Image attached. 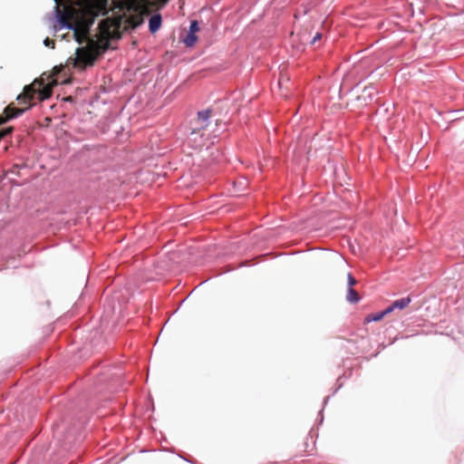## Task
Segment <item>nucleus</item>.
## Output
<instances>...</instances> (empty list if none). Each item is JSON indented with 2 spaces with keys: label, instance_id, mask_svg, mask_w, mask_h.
<instances>
[{
  "label": "nucleus",
  "instance_id": "4",
  "mask_svg": "<svg viewBox=\"0 0 464 464\" xmlns=\"http://www.w3.org/2000/svg\"><path fill=\"white\" fill-rule=\"evenodd\" d=\"M53 29L54 32L61 31L63 29H71L72 26L68 23V21L63 17V14L59 10L57 6L54 7L53 11Z\"/></svg>",
  "mask_w": 464,
  "mask_h": 464
},
{
  "label": "nucleus",
  "instance_id": "16",
  "mask_svg": "<svg viewBox=\"0 0 464 464\" xmlns=\"http://www.w3.org/2000/svg\"><path fill=\"white\" fill-rule=\"evenodd\" d=\"M146 12H147V9L145 8L144 11L139 15V20H138V22L136 24V26H139L141 24H143V22H144V15L146 14Z\"/></svg>",
  "mask_w": 464,
  "mask_h": 464
},
{
  "label": "nucleus",
  "instance_id": "18",
  "mask_svg": "<svg viewBox=\"0 0 464 464\" xmlns=\"http://www.w3.org/2000/svg\"><path fill=\"white\" fill-rule=\"evenodd\" d=\"M341 378H342V377H339V378L337 379V381H336V385H337V387H336V389L334 391L333 394H334L338 390H340V389L343 387V382H340V381H341Z\"/></svg>",
  "mask_w": 464,
  "mask_h": 464
},
{
  "label": "nucleus",
  "instance_id": "8",
  "mask_svg": "<svg viewBox=\"0 0 464 464\" xmlns=\"http://www.w3.org/2000/svg\"><path fill=\"white\" fill-rule=\"evenodd\" d=\"M210 113H211L210 109L202 110L198 112V121H201L204 123V125H203L204 128L208 127L209 124Z\"/></svg>",
  "mask_w": 464,
  "mask_h": 464
},
{
  "label": "nucleus",
  "instance_id": "19",
  "mask_svg": "<svg viewBox=\"0 0 464 464\" xmlns=\"http://www.w3.org/2000/svg\"><path fill=\"white\" fill-rule=\"evenodd\" d=\"M63 101L72 102L73 101V99H72V97H71V96H67V97H64V98L63 99Z\"/></svg>",
  "mask_w": 464,
  "mask_h": 464
},
{
  "label": "nucleus",
  "instance_id": "3",
  "mask_svg": "<svg viewBox=\"0 0 464 464\" xmlns=\"http://www.w3.org/2000/svg\"><path fill=\"white\" fill-rule=\"evenodd\" d=\"M200 25L198 20L190 21L188 31L186 35L183 37L182 42L187 47H193L197 41L198 35L197 33L199 32Z\"/></svg>",
  "mask_w": 464,
  "mask_h": 464
},
{
  "label": "nucleus",
  "instance_id": "7",
  "mask_svg": "<svg viewBox=\"0 0 464 464\" xmlns=\"http://www.w3.org/2000/svg\"><path fill=\"white\" fill-rule=\"evenodd\" d=\"M411 302V298L410 296H406V297L397 299V300L393 301L392 304V307H394V309L402 310L405 307H407Z\"/></svg>",
  "mask_w": 464,
  "mask_h": 464
},
{
  "label": "nucleus",
  "instance_id": "10",
  "mask_svg": "<svg viewBox=\"0 0 464 464\" xmlns=\"http://www.w3.org/2000/svg\"><path fill=\"white\" fill-rule=\"evenodd\" d=\"M384 317V313L382 311H380L375 314H371L368 316H366L365 321L366 322H378L381 321Z\"/></svg>",
  "mask_w": 464,
  "mask_h": 464
},
{
  "label": "nucleus",
  "instance_id": "12",
  "mask_svg": "<svg viewBox=\"0 0 464 464\" xmlns=\"http://www.w3.org/2000/svg\"><path fill=\"white\" fill-rule=\"evenodd\" d=\"M356 279L353 276L351 273H349L347 276V288L353 287V285H356Z\"/></svg>",
  "mask_w": 464,
  "mask_h": 464
},
{
  "label": "nucleus",
  "instance_id": "20",
  "mask_svg": "<svg viewBox=\"0 0 464 464\" xmlns=\"http://www.w3.org/2000/svg\"><path fill=\"white\" fill-rule=\"evenodd\" d=\"M329 399H330V396H326V397L324 399V407L328 403Z\"/></svg>",
  "mask_w": 464,
  "mask_h": 464
},
{
  "label": "nucleus",
  "instance_id": "5",
  "mask_svg": "<svg viewBox=\"0 0 464 464\" xmlns=\"http://www.w3.org/2000/svg\"><path fill=\"white\" fill-rule=\"evenodd\" d=\"M162 25V15L160 13L153 14L149 18V32L152 34H156Z\"/></svg>",
  "mask_w": 464,
  "mask_h": 464
},
{
  "label": "nucleus",
  "instance_id": "13",
  "mask_svg": "<svg viewBox=\"0 0 464 464\" xmlns=\"http://www.w3.org/2000/svg\"><path fill=\"white\" fill-rule=\"evenodd\" d=\"M44 46L49 47V48H52V49H53V48H54V46H55V43H54V41H53V40H52V39H50V38H48V37H46V38L44 40Z\"/></svg>",
  "mask_w": 464,
  "mask_h": 464
},
{
  "label": "nucleus",
  "instance_id": "1",
  "mask_svg": "<svg viewBox=\"0 0 464 464\" xmlns=\"http://www.w3.org/2000/svg\"><path fill=\"white\" fill-rule=\"evenodd\" d=\"M50 96L51 91L47 88H40L35 91L29 85L25 86L24 89V93L17 96V101L20 103H28V106L23 109L17 108L13 104L6 106L5 109V115L0 119V123H5L22 115L25 111L29 110L33 105H34V100L35 98H37L40 102H44L49 99Z\"/></svg>",
  "mask_w": 464,
  "mask_h": 464
},
{
  "label": "nucleus",
  "instance_id": "14",
  "mask_svg": "<svg viewBox=\"0 0 464 464\" xmlns=\"http://www.w3.org/2000/svg\"><path fill=\"white\" fill-rule=\"evenodd\" d=\"M323 34L319 32H317L314 37L311 39L310 44H314L317 41L322 39Z\"/></svg>",
  "mask_w": 464,
  "mask_h": 464
},
{
  "label": "nucleus",
  "instance_id": "17",
  "mask_svg": "<svg viewBox=\"0 0 464 464\" xmlns=\"http://www.w3.org/2000/svg\"><path fill=\"white\" fill-rule=\"evenodd\" d=\"M395 309L392 307V304H391L389 306H387L385 309L382 310V313H384V316L389 314L390 313L393 312Z\"/></svg>",
  "mask_w": 464,
  "mask_h": 464
},
{
  "label": "nucleus",
  "instance_id": "6",
  "mask_svg": "<svg viewBox=\"0 0 464 464\" xmlns=\"http://www.w3.org/2000/svg\"><path fill=\"white\" fill-rule=\"evenodd\" d=\"M375 89L373 86L364 87L362 94L357 97V101L362 105H367L369 102H372L374 98Z\"/></svg>",
  "mask_w": 464,
  "mask_h": 464
},
{
  "label": "nucleus",
  "instance_id": "22",
  "mask_svg": "<svg viewBox=\"0 0 464 464\" xmlns=\"http://www.w3.org/2000/svg\"><path fill=\"white\" fill-rule=\"evenodd\" d=\"M54 1L56 2L57 0H54Z\"/></svg>",
  "mask_w": 464,
  "mask_h": 464
},
{
  "label": "nucleus",
  "instance_id": "15",
  "mask_svg": "<svg viewBox=\"0 0 464 464\" xmlns=\"http://www.w3.org/2000/svg\"><path fill=\"white\" fill-rule=\"evenodd\" d=\"M323 411H324V408L319 411L318 413V417L316 419V424L317 425H322L323 421H324V414H323Z\"/></svg>",
  "mask_w": 464,
  "mask_h": 464
},
{
  "label": "nucleus",
  "instance_id": "2",
  "mask_svg": "<svg viewBox=\"0 0 464 464\" xmlns=\"http://www.w3.org/2000/svg\"><path fill=\"white\" fill-rule=\"evenodd\" d=\"M72 61V66L80 71H84L88 67L94 64L95 58L93 55L85 48L78 47L75 50V56L70 58Z\"/></svg>",
  "mask_w": 464,
  "mask_h": 464
},
{
  "label": "nucleus",
  "instance_id": "11",
  "mask_svg": "<svg viewBox=\"0 0 464 464\" xmlns=\"http://www.w3.org/2000/svg\"><path fill=\"white\" fill-rule=\"evenodd\" d=\"M23 168H25V165L14 164L12 167V169H10V173L14 174V175H19L20 174V169H23Z\"/></svg>",
  "mask_w": 464,
  "mask_h": 464
},
{
  "label": "nucleus",
  "instance_id": "21",
  "mask_svg": "<svg viewBox=\"0 0 464 464\" xmlns=\"http://www.w3.org/2000/svg\"><path fill=\"white\" fill-rule=\"evenodd\" d=\"M182 459H184L185 461H188V462H190V463H193L191 460L186 459L185 457L181 456V455H179Z\"/></svg>",
  "mask_w": 464,
  "mask_h": 464
},
{
  "label": "nucleus",
  "instance_id": "9",
  "mask_svg": "<svg viewBox=\"0 0 464 464\" xmlns=\"http://www.w3.org/2000/svg\"><path fill=\"white\" fill-rule=\"evenodd\" d=\"M360 295L353 289V287L347 288L346 300L349 303L357 304L360 301Z\"/></svg>",
  "mask_w": 464,
  "mask_h": 464
}]
</instances>
